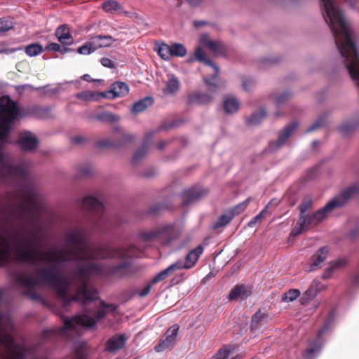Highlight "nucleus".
<instances>
[{
	"instance_id": "1",
	"label": "nucleus",
	"mask_w": 359,
	"mask_h": 359,
	"mask_svg": "<svg viewBox=\"0 0 359 359\" xmlns=\"http://www.w3.org/2000/svg\"><path fill=\"white\" fill-rule=\"evenodd\" d=\"M60 264L39 269L36 273L43 283L53 288L66 311H68L72 302H79L85 306L97 299V290L88 286L91 276H114L122 278L133 273L132 263L128 261L111 266H103L93 262L79 264L72 273V280L76 287V290L75 294L71 295L69 290L72 283L67 278L60 276Z\"/></svg>"
},
{
	"instance_id": "2",
	"label": "nucleus",
	"mask_w": 359,
	"mask_h": 359,
	"mask_svg": "<svg viewBox=\"0 0 359 359\" xmlns=\"http://www.w3.org/2000/svg\"><path fill=\"white\" fill-rule=\"evenodd\" d=\"M88 234V230L85 226H78L71 229L65 233V241L67 245L73 247V250L51 251L48 253L50 257L44 258V260L57 264L72 261L88 262L95 259L135 258L142 252V250L135 245L127 248L90 246L87 240Z\"/></svg>"
},
{
	"instance_id": "3",
	"label": "nucleus",
	"mask_w": 359,
	"mask_h": 359,
	"mask_svg": "<svg viewBox=\"0 0 359 359\" xmlns=\"http://www.w3.org/2000/svg\"><path fill=\"white\" fill-rule=\"evenodd\" d=\"M41 211V204L34 198V196L31 191L27 193L25 203L22 205L11 208L9 210L11 217L35 227L32 239H28L25 236H20L18 231L13 236V239L17 243L15 248V258L20 262L36 264L39 261H41L52 263V262L44 260V258L50 257V254H48L50 251L38 252L34 248V246L38 244L39 236L41 231V228L37 226ZM59 250H53L50 252H57ZM53 264H56L57 263L53 262Z\"/></svg>"
},
{
	"instance_id": "4",
	"label": "nucleus",
	"mask_w": 359,
	"mask_h": 359,
	"mask_svg": "<svg viewBox=\"0 0 359 359\" xmlns=\"http://www.w3.org/2000/svg\"><path fill=\"white\" fill-rule=\"evenodd\" d=\"M323 18L331 29L336 46L345 59L346 68L353 81H359V55L352 39V32L335 0H321Z\"/></svg>"
},
{
	"instance_id": "5",
	"label": "nucleus",
	"mask_w": 359,
	"mask_h": 359,
	"mask_svg": "<svg viewBox=\"0 0 359 359\" xmlns=\"http://www.w3.org/2000/svg\"><path fill=\"white\" fill-rule=\"evenodd\" d=\"M359 193L358 185H351L343 189L338 195L332 198L324 207L317 211L299 215V218L290 233L291 236H298L303 232L320 224L333 210L344 207Z\"/></svg>"
},
{
	"instance_id": "6",
	"label": "nucleus",
	"mask_w": 359,
	"mask_h": 359,
	"mask_svg": "<svg viewBox=\"0 0 359 359\" xmlns=\"http://www.w3.org/2000/svg\"><path fill=\"white\" fill-rule=\"evenodd\" d=\"M117 306L114 304H107L104 301L100 302V308L94 313L93 317L87 313L76 315L72 318H64V326L57 330H46L43 331L41 337L44 339H49L55 336L63 334L66 330H73L74 325L77 324L87 328H92L96 325L97 323L103 319L109 313H113L116 310Z\"/></svg>"
},
{
	"instance_id": "7",
	"label": "nucleus",
	"mask_w": 359,
	"mask_h": 359,
	"mask_svg": "<svg viewBox=\"0 0 359 359\" xmlns=\"http://www.w3.org/2000/svg\"><path fill=\"white\" fill-rule=\"evenodd\" d=\"M20 116L17 104L8 95L0 98V142L6 139L13 121Z\"/></svg>"
},
{
	"instance_id": "8",
	"label": "nucleus",
	"mask_w": 359,
	"mask_h": 359,
	"mask_svg": "<svg viewBox=\"0 0 359 359\" xmlns=\"http://www.w3.org/2000/svg\"><path fill=\"white\" fill-rule=\"evenodd\" d=\"M175 236V228L172 224L163 225L154 230L139 233V238L144 242L158 241L164 245H169Z\"/></svg>"
},
{
	"instance_id": "9",
	"label": "nucleus",
	"mask_w": 359,
	"mask_h": 359,
	"mask_svg": "<svg viewBox=\"0 0 359 359\" xmlns=\"http://www.w3.org/2000/svg\"><path fill=\"white\" fill-rule=\"evenodd\" d=\"M113 132L114 133L113 139L98 140L96 146L99 148L123 149L133 143L135 140L133 135L126 133L119 127H115Z\"/></svg>"
},
{
	"instance_id": "10",
	"label": "nucleus",
	"mask_w": 359,
	"mask_h": 359,
	"mask_svg": "<svg viewBox=\"0 0 359 359\" xmlns=\"http://www.w3.org/2000/svg\"><path fill=\"white\" fill-rule=\"evenodd\" d=\"M83 210L93 215L95 218L91 222L97 227L102 228L108 222V218L104 214V205L99 200L93 196H86L83 198L82 204Z\"/></svg>"
},
{
	"instance_id": "11",
	"label": "nucleus",
	"mask_w": 359,
	"mask_h": 359,
	"mask_svg": "<svg viewBox=\"0 0 359 359\" xmlns=\"http://www.w3.org/2000/svg\"><path fill=\"white\" fill-rule=\"evenodd\" d=\"M14 280L16 284L25 288L24 295L34 301H42L41 296L35 290L36 286L39 285L38 280L27 276L25 273L18 272L14 274Z\"/></svg>"
},
{
	"instance_id": "12",
	"label": "nucleus",
	"mask_w": 359,
	"mask_h": 359,
	"mask_svg": "<svg viewBox=\"0 0 359 359\" xmlns=\"http://www.w3.org/2000/svg\"><path fill=\"white\" fill-rule=\"evenodd\" d=\"M194 60L203 62L205 65L211 67L213 69V74L212 77H204L203 81L208 86V90L209 93H215L219 88V85L217 83L216 80L219 74V69L209 58L205 57V53L200 48L197 47L194 53ZM194 59L190 58L189 61H193Z\"/></svg>"
},
{
	"instance_id": "13",
	"label": "nucleus",
	"mask_w": 359,
	"mask_h": 359,
	"mask_svg": "<svg viewBox=\"0 0 359 359\" xmlns=\"http://www.w3.org/2000/svg\"><path fill=\"white\" fill-rule=\"evenodd\" d=\"M0 175L1 177L25 178L27 175V167L24 163L14 165L1 156H0Z\"/></svg>"
},
{
	"instance_id": "14",
	"label": "nucleus",
	"mask_w": 359,
	"mask_h": 359,
	"mask_svg": "<svg viewBox=\"0 0 359 359\" xmlns=\"http://www.w3.org/2000/svg\"><path fill=\"white\" fill-rule=\"evenodd\" d=\"M17 144L23 151H34L39 145L37 137L30 131H23L19 133Z\"/></svg>"
},
{
	"instance_id": "15",
	"label": "nucleus",
	"mask_w": 359,
	"mask_h": 359,
	"mask_svg": "<svg viewBox=\"0 0 359 359\" xmlns=\"http://www.w3.org/2000/svg\"><path fill=\"white\" fill-rule=\"evenodd\" d=\"M298 123L297 121H294L284 127L282 130L278 133V140L269 143V150L273 151L282 147L286 143L287 139L298 128Z\"/></svg>"
},
{
	"instance_id": "16",
	"label": "nucleus",
	"mask_w": 359,
	"mask_h": 359,
	"mask_svg": "<svg viewBox=\"0 0 359 359\" xmlns=\"http://www.w3.org/2000/svg\"><path fill=\"white\" fill-rule=\"evenodd\" d=\"M128 93V86L124 82L116 81L111 86L110 90L97 93L96 95L97 97L113 100L118 97H124Z\"/></svg>"
},
{
	"instance_id": "17",
	"label": "nucleus",
	"mask_w": 359,
	"mask_h": 359,
	"mask_svg": "<svg viewBox=\"0 0 359 359\" xmlns=\"http://www.w3.org/2000/svg\"><path fill=\"white\" fill-rule=\"evenodd\" d=\"M179 328L180 327L177 325L170 327L165 332V338L161 339L155 346L154 350L156 352H161L172 346L175 342Z\"/></svg>"
},
{
	"instance_id": "18",
	"label": "nucleus",
	"mask_w": 359,
	"mask_h": 359,
	"mask_svg": "<svg viewBox=\"0 0 359 359\" xmlns=\"http://www.w3.org/2000/svg\"><path fill=\"white\" fill-rule=\"evenodd\" d=\"M208 194V191L203 189L192 187L187 189L182 194V205H189L198 200L201 199Z\"/></svg>"
},
{
	"instance_id": "19",
	"label": "nucleus",
	"mask_w": 359,
	"mask_h": 359,
	"mask_svg": "<svg viewBox=\"0 0 359 359\" xmlns=\"http://www.w3.org/2000/svg\"><path fill=\"white\" fill-rule=\"evenodd\" d=\"M154 135V132L153 131H151L146 135L142 147L137 150L132 158V163L133 164L137 163L147 154L149 147L151 143Z\"/></svg>"
},
{
	"instance_id": "20",
	"label": "nucleus",
	"mask_w": 359,
	"mask_h": 359,
	"mask_svg": "<svg viewBox=\"0 0 359 359\" xmlns=\"http://www.w3.org/2000/svg\"><path fill=\"white\" fill-rule=\"evenodd\" d=\"M251 294L250 287L243 284L236 285L231 290L228 298L229 300H237L238 298L245 299Z\"/></svg>"
},
{
	"instance_id": "21",
	"label": "nucleus",
	"mask_w": 359,
	"mask_h": 359,
	"mask_svg": "<svg viewBox=\"0 0 359 359\" xmlns=\"http://www.w3.org/2000/svg\"><path fill=\"white\" fill-rule=\"evenodd\" d=\"M213 97L209 93L196 91L189 95L187 102L189 104L205 105L211 103Z\"/></svg>"
},
{
	"instance_id": "22",
	"label": "nucleus",
	"mask_w": 359,
	"mask_h": 359,
	"mask_svg": "<svg viewBox=\"0 0 359 359\" xmlns=\"http://www.w3.org/2000/svg\"><path fill=\"white\" fill-rule=\"evenodd\" d=\"M126 338L124 334H116L109 339L106 343V351L109 352H117L124 347Z\"/></svg>"
},
{
	"instance_id": "23",
	"label": "nucleus",
	"mask_w": 359,
	"mask_h": 359,
	"mask_svg": "<svg viewBox=\"0 0 359 359\" xmlns=\"http://www.w3.org/2000/svg\"><path fill=\"white\" fill-rule=\"evenodd\" d=\"M323 288V285L319 281H313L301 298L302 304H306L308 302L313 299Z\"/></svg>"
},
{
	"instance_id": "24",
	"label": "nucleus",
	"mask_w": 359,
	"mask_h": 359,
	"mask_svg": "<svg viewBox=\"0 0 359 359\" xmlns=\"http://www.w3.org/2000/svg\"><path fill=\"white\" fill-rule=\"evenodd\" d=\"M329 249L327 247L320 248L311 257V271L316 270L321 266V264L327 259Z\"/></svg>"
},
{
	"instance_id": "25",
	"label": "nucleus",
	"mask_w": 359,
	"mask_h": 359,
	"mask_svg": "<svg viewBox=\"0 0 359 359\" xmlns=\"http://www.w3.org/2000/svg\"><path fill=\"white\" fill-rule=\"evenodd\" d=\"M200 41L203 45L216 54L222 53L224 51V47L222 43L211 40L206 34L201 35Z\"/></svg>"
},
{
	"instance_id": "26",
	"label": "nucleus",
	"mask_w": 359,
	"mask_h": 359,
	"mask_svg": "<svg viewBox=\"0 0 359 359\" xmlns=\"http://www.w3.org/2000/svg\"><path fill=\"white\" fill-rule=\"evenodd\" d=\"M55 36L58 41L64 45H70L73 43V37L67 25H62L57 27L55 31Z\"/></svg>"
},
{
	"instance_id": "27",
	"label": "nucleus",
	"mask_w": 359,
	"mask_h": 359,
	"mask_svg": "<svg viewBox=\"0 0 359 359\" xmlns=\"http://www.w3.org/2000/svg\"><path fill=\"white\" fill-rule=\"evenodd\" d=\"M203 252V247L201 245H199L187 255L184 262L189 269L193 268L196 265Z\"/></svg>"
},
{
	"instance_id": "28",
	"label": "nucleus",
	"mask_w": 359,
	"mask_h": 359,
	"mask_svg": "<svg viewBox=\"0 0 359 359\" xmlns=\"http://www.w3.org/2000/svg\"><path fill=\"white\" fill-rule=\"evenodd\" d=\"M346 264V260L345 259H338L330 263L329 267H327L322 275V278L324 280L330 278L334 273L345 266Z\"/></svg>"
},
{
	"instance_id": "29",
	"label": "nucleus",
	"mask_w": 359,
	"mask_h": 359,
	"mask_svg": "<svg viewBox=\"0 0 359 359\" xmlns=\"http://www.w3.org/2000/svg\"><path fill=\"white\" fill-rule=\"evenodd\" d=\"M154 103V99L151 97H146L135 102L131 109L133 114L141 113L147 108L151 106Z\"/></svg>"
},
{
	"instance_id": "30",
	"label": "nucleus",
	"mask_w": 359,
	"mask_h": 359,
	"mask_svg": "<svg viewBox=\"0 0 359 359\" xmlns=\"http://www.w3.org/2000/svg\"><path fill=\"white\" fill-rule=\"evenodd\" d=\"M232 216L233 215H231L229 212L227 210H226V212L220 217H219L217 220L212 224V229L213 230H217L220 228L226 226L233 219Z\"/></svg>"
},
{
	"instance_id": "31",
	"label": "nucleus",
	"mask_w": 359,
	"mask_h": 359,
	"mask_svg": "<svg viewBox=\"0 0 359 359\" xmlns=\"http://www.w3.org/2000/svg\"><path fill=\"white\" fill-rule=\"evenodd\" d=\"M252 201L251 197H248L246 200L240 203L235 206L229 208L227 211L229 212L231 215H233L232 217L234 218L236 215H240L248 207L249 203Z\"/></svg>"
},
{
	"instance_id": "32",
	"label": "nucleus",
	"mask_w": 359,
	"mask_h": 359,
	"mask_svg": "<svg viewBox=\"0 0 359 359\" xmlns=\"http://www.w3.org/2000/svg\"><path fill=\"white\" fill-rule=\"evenodd\" d=\"M239 109V102L234 97L226 98L224 102V109L226 113L231 114Z\"/></svg>"
},
{
	"instance_id": "33",
	"label": "nucleus",
	"mask_w": 359,
	"mask_h": 359,
	"mask_svg": "<svg viewBox=\"0 0 359 359\" xmlns=\"http://www.w3.org/2000/svg\"><path fill=\"white\" fill-rule=\"evenodd\" d=\"M273 200H271L270 203H269L265 208L255 217H254L248 224V226L249 227H254L257 223L262 222V219L265 218L267 215H269V205L271 204Z\"/></svg>"
},
{
	"instance_id": "34",
	"label": "nucleus",
	"mask_w": 359,
	"mask_h": 359,
	"mask_svg": "<svg viewBox=\"0 0 359 359\" xmlns=\"http://www.w3.org/2000/svg\"><path fill=\"white\" fill-rule=\"evenodd\" d=\"M97 120L104 123H115L119 121L120 117L111 112H102L96 115Z\"/></svg>"
},
{
	"instance_id": "35",
	"label": "nucleus",
	"mask_w": 359,
	"mask_h": 359,
	"mask_svg": "<svg viewBox=\"0 0 359 359\" xmlns=\"http://www.w3.org/2000/svg\"><path fill=\"white\" fill-rule=\"evenodd\" d=\"M171 57H182L187 55V50L186 47L179 43H175L170 45Z\"/></svg>"
},
{
	"instance_id": "36",
	"label": "nucleus",
	"mask_w": 359,
	"mask_h": 359,
	"mask_svg": "<svg viewBox=\"0 0 359 359\" xmlns=\"http://www.w3.org/2000/svg\"><path fill=\"white\" fill-rule=\"evenodd\" d=\"M266 116L265 109H261L252 114L247 120L248 125H257Z\"/></svg>"
},
{
	"instance_id": "37",
	"label": "nucleus",
	"mask_w": 359,
	"mask_h": 359,
	"mask_svg": "<svg viewBox=\"0 0 359 359\" xmlns=\"http://www.w3.org/2000/svg\"><path fill=\"white\" fill-rule=\"evenodd\" d=\"M0 241L6 243L5 248H0V266H5L9 262V246L3 236H0Z\"/></svg>"
},
{
	"instance_id": "38",
	"label": "nucleus",
	"mask_w": 359,
	"mask_h": 359,
	"mask_svg": "<svg viewBox=\"0 0 359 359\" xmlns=\"http://www.w3.org/2000/svg\"><path fill=\"white\" fill-rule=\"evenodd\" d=\"M266 314L260 311H257L252 317L250 327L252 330H257L262 324V321L265 320Z\"/></svg>"
},
{
	"instance_id": "39",
	"label": "nucleus",
	"mask_w": 359,
	"mask_h": 359,
	"mask_svg": "<svg viewBox=\"0 0 359 359\" xmlns=\"http://www.w3.org/2000/svg\"><path fill=\"white\" fill-rule=\"evenodd\" d=\"M156 50L158 55L164 60H169L171 58L170 46L163 43L156 48Z\"/></svg>"
},
{
	"instance_id": "40",
	"label": "nucleus",
	"mask_w": 359,
	"mask_h": 359,
	"mask_svg": "<svg viewBox=\"0 0 359 359\" xmlns=\"http://www.w3.org/2000/svg\"><path fill=\"white\" fill-rule=\"evenodd\" d=\"M320 345L317 341H312L305 350L303 356L305 359H314V354L320 350Z\"/></svg>"
},
{
	"instance_id": "41",
	"label": "nucleus",
	"mask_w": 359,
	"mask_h": 359,
	"mask_svg": "<svg viewBox=\"0 0 359 359\" xmlns=\"http://www.w3.org/2000/svg\"><path fill=\"white\" fill-rule=\"evenodd\" d=\"M180 86L179 80L175 77H171L168 79L164 90L170 94L175 93L179 90Z\"/></svg>"
},
{
	"instance_id": "42",
	"label": "nucleus",
	"mask_w": 359,
	"mask_h": 359,
	"mask_svg": "<svg viewBox=\"0 0 359 359\" xmlns=\"http://www.w3.org/2000/svg\"><path fill=\"white\" fill-rule=\"evenodd\" d=\"M357 125L356 121L344 122L338 128V130L343 135H347L354 130Z\"/></svg>"
},
{
	"instance_id": "43",
	"label": "nucleus",
	"mask_w": 359,
	"mask_h": 359,
	"mask_svg": "<svg viewBox=\"0 0 359 359\" xmlns=\"http://www.w3.org/2000/svg\"><path fill=\"white\" fill-rule=\"evenodd\" d=\"M313 203V199L310 196L304 197L302 203L299 205V210L300 211L299 215H305L306 211L312 208Z\"/></svg>"
},
{
	"instance_id": "44",
	"label": "nucleus",
	"mask_w": 359,
	"mask_h": 359,
	"mask_svg": "<svg viewBox=\"0 0 359 359\" xmlns=\"http://www.w3.org/2000/svg\"><path fill=\"white\" fill-rule=\"evenodd\" d=\"M42 50L43 47L39 43H32L25 48V53L31 57L39 55Z\"/></svg>"
},
{
	"instance_id": "45",
	"label": "nucleus",
	"mask_w": 359,
	"mask_h": 359,
	"mask_svg": "<svg viewBox=\"0 0 359 359\" xmlns=\"http://www.w3.org/2000/svg\"><path fill=\"white\" fill-rule=\"evenodd\" d=\"M102 8L107 12H113L120 9L121 6L115 0H109L102 4Z\"/></svg>"
},
{
	"instance_id": "46",
	"label": "nucleus",
	"mask_w": 359,
	"mask_h": 359,
	"mask_svg": "<svg viewBox=\"0 0 359 359\" xmlns=\"http://www.w3.org/2000/svg\"><path fill=\"white\" fill-rule=\"evenodd\" d=\"M327 116H320L315 123L310 126L306 130V133L313 132L326 124Z\"/></svg>"
},
{
	"instance_id": "47",
	"label": "nucleus",
	"mask_w": 359,
	"mask_h": 359,
	"mask_svg": "<svg viewBox=\"0 0 359 359\" xmlns=\"http://www.w3.org/2000/svg\"><path fill=\"white\" fill-rule=\"evenodd\" d=\"M233 346H224L223 348L219 349L214 355V359H226L231 351H233Z\"/></svg>"
},
{
	"instance_id": "48",
	"label": "nucleus",
	"mask_w": 359,
	"mask_h": 359,
	"mask_svg": "<svg viewBox=\"0 0 359 359\" xmlns=\"http://www.w3.org/2000/svg\"><path fill=\"white\" fill-rule=\"evenodd\" d=\"M97 36L100 40V43L102 48L109 47L116 41V39L110 35L98 34Z\"/></svg>"
},
{
	"instance_id": "49",
	"label": "nucleus",
	"mask_w": 359,
	"mask_h": 359,
	"mask_svg": "<svg viewBox=\"0 0 359 359\" xmlns=\"http://www.w3.org/2000/svg\"><path fill=\"white\" fill-rule=\"evenodd\" d=\"M300 294L301 292L299 290L290 289L284 294L283 300L285 302H292L296 299L300 295Z\"/></svg>"
},
{
	"instance_id": "50",
	"label": "nucleus",
	"mask_w": 359,
	"mask_h": 359,
	"mask_svg": "<svg viewBox=\"0 0 359 359\" xmlns=\"http://www.w3.org/2000/svg\"><path fill=\"white\" fill-rule=\"evenodd\" d=\"M93 168L90 164L82 165L79 168L78 174L81 177L90 176L93 174Z\"/></svg>"
},
{
	"instance_id": "51",
	"label": "nucleus",
	"mask_w": 359,
	"mask_h": 359,
	"mask_svg": "<svg viewBox=\"0 0 359 359\" xmlns=\"http://www.w3.org/2000/svg\"><path fill=\"white\" fill-rule=\"evenodd\" d=\"M170 273L166 268L165 269L161 271L160 273H158L157 275H156L151 280V284L154 285L158 283V282H161L165 279H166L169 276Z\"/></svg>"
},
{
	"instance_id": "52",
	"label": "nucleus",
	"mask_w": 359,
	"mask_h": 359,
	"mask_svg": "<svg viewBox=\"0 0 359 359\" xmlns=\"http://www.w3.org/2000/svg\"><path fill=\"white\" fill-rule=\"evenodd\" d=\"M13 28V22L12 20L1 18L0 19V32H6Z\"/></svg>"
},
{
	"instance_id": "53",
	"label": "nucleus",
	"mask_w": 359,
	"mask_h": 359,
	"mask_svg": "<svg viewBox=\"0 0 359 359\" xmlns=\"http://www.w3.org/2000/svg\"><path fill=\"white\" fill-rule=\"evenodd\" d=\"M167 269L170 274L177 270L189 269L185 262H184L182 260L177 261L176 262L169 266Z\"/></svg>"
},
{
	"instance_id": "54",
	"label": "nucleus",
	"mask_w": 359,
	"mask_h": 359,
	"mask_svg": "<svg viewBox=\"0 0 359 359\" xmlns=\"http://www.w3.org/2000/svg\"><path fill=\"white\" fill-rule=\"evenodd\" d=\"M291 94L289 92H284L278 96L276 99V105L277 107H280L285 104L290 97Z\"/></svg>"
},
{
	"instance_id": "55",
	"label": "nucleus",
	"mask_w": 359,
	"mask_h": 359,
	"mask_svg": "<svg viewBox=\"0 0 359 359\" xmlns=\"http://www.w3.org/2000/svg\"><path fill=\"white\" fill-rule=\"evenodd\" d=\"M77 52L79 53V54H82V55H89L92 53H93V50L89 43V41L85 43L83 46H80L78 49H77Z\"/></svg>"
},
{
	"instance_id": "56",
	"label": "nucleus",
	"mask_w": 359,
	"mask_h": 359,
	"mask_svg": "<svg viewBox=\"0 0 359 359\" xmlns=\"http://www.w3.org/2000/svg\"><path fill=\"white\" fill-rule=\"evenodd\" d=\"M76 97L81 100L89 101L94 100V93L89 91H83L77 93Z\"/></svg>"
},
{
	"instance_id": "57",
	"label": "nucleus",
	"mask_w": 359,
	"mask_h": 359,
	"mask_svg": "<svg viewBox=\"0 0 359 359\" xmlns=\"http://www.w3.org/2000/svg\"><path fill=\"white\" fill-rule=\"evenodd\" d=\"M100 41L97 35L90 37L88 41L94 52L99 48H102Z\"/></svg>"
},
{
	"instance_id": "58",
	"label": "nucleus",
	"mask_w": 359,
	"mask_h": 359,
	"mask_svg": "<svg viewBox=\"0 0 359 359\" xmlns=\"http://www.w3.org/2000/svg\"><path fill=\"white\" fill-rule=\"evenodd\" d=\"M86 140V137L83 135H76L71 137V142L78 145L83 144Z\"/></svg>"
},
{
	"instance_id": "59",
	"label": "nucleus",
	"mask_w": 359,
	"mask_h": 359,
	"mask_svg": "<svg viewBox=\"0 0 359 359\" xmlns=\"http://www.w3.org/2000/svg\"><path fill=\"white\" fill-rule=\"evenodd\" d=\"M177 126V123L176 121H171L170 123H163L158 128L159 130H168L171 128H174Z\"/></svg>"
},
{
	"instance_id": "60",
	"label": "nucleus",
	"mask_w": 359,
	"mask_h": 359,
	"mask_svg": "<svg viewBox=\"0 0 359 359\" xmlns=\"http://www.w3.org/2000/svg\"><path fill=\"white\" fill-rule=\"evenodd\" d=\"M100 62L105 67H108V68H115L116 67L114 62L111 59H109L108 57H102L100 60Z\"/></svg>"
},
{
	"instance_id": "61",
	"label": "nucleus",
	"mask_w": 359,
	"mask_h": 359,
	"mask_svg": "<svg viewBox=\"0 0 359 359\" xmlns=\"http://www.w3.org/2000/svg\"><path fill=\"white\" fill-rule=\"evenodd\" d=\"M255 84V81L251 78L243 79V87L244 90L248 91L250 88L253 86Z\"/></svg>"
},
{
	"instance_id": "62",
	"label": "nucleus",
	"mask_w": 359,
	"mask_h": 359,
	"mask_svg": "<svg viewBox=\"0 0 359 359\" xmlns=\"http://www.w3.org/2000/svg\"><path fill=\"white\" fill-rule=\"evenodd\" d=\"M46 49L48 50L60 52V50H61V46L57 43H50L46 46Z\"/></svg>"
},
{
	"instance_id": "63",
	"label": "nucleus",
	"mask_w": 359,
	"mask_h": 359,
	"mask_svg": "<svg viewBox=\"0 0 359 359\" xmlns=\"http://www.w3.org/2000/svg\"><path fill=\"white\" fill-rule=\"evenodd\" d=\"M153 284L150 283V284L147 285L146 287H144L140 292L139 295L141 297H146L151 291V288Z\"/></svg>"
},
{
	"instance_id": "64",
	"label": "nucleus",
	"mask_w": 359,
	"mask_h": 359,
	"mask_svg": "<svg viewBox=\"0 0 359 359\" xmlns=\"http://www.w3.org/2000/svg\"><path fill=\"white\" fill-rule=\"evenodd\" d=\"M170 143L169 141L162 140L160 141L156 145V148L158 150H163L165 148V147Z\"/></svg>"
}]
</instances>
